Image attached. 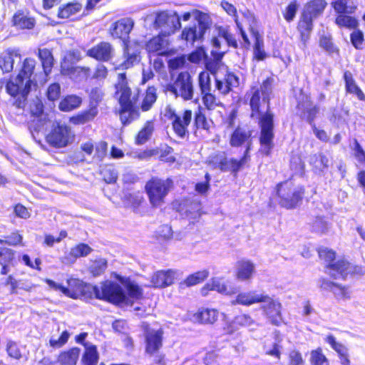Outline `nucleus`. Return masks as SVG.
Wrapping results in <instances>:
<instances>
[{"instance_id":"obj_1","label":"nucleus","mask_w":365,"mask_h":365,"mask_svg":"<svg viewBox=\"0 0 365 365\" xmlns=\"http://www.w3.org/2000/svg\"><path fill=\"white\" fill-rule=\"evenodd\" d=\"M273 83L274 78L267 76L259 86H252L247 93L250 117L257 120L259 128V151L264 156H269L274 147V115L271 110Z\"/></svg>"},{"instance_id":"obj_2","label":"nucleus","mask_w":365,"mask_h":365,"mask_svg":"<svg viewBox=\"0 0 365 365\" xmlns=\"http://www.w3.org/2000/svg\"><path fill=\"white\" fill-rule=\"evenodd\" d=\"M113 88V97L119 106L116 113L123 127L138 120L140 117V110H151L158 99L157 88L154 86H148L143 94L140 88L133 91L125 71L117 74Z\"/></svg>"},{"instance_id":"obj_3","label":"nucleus","mask_w":365,"mask_h":365,"mask_svg":"<svg viewBox=\"0 0 365 365\" xmlns=\"http://www.w3.org/2000/svg\"><path fill=\"white\" fill-rule=\"evenodd\" d=\"M252 130L245 125H238L234 128L230 134L229 144L232 148L245 147L242 156L239 159L235 158L228 159L224 157L217 161L218 155H215L212 157L210 163H217V167L221 171L230 172L236 176L250 160V152L252 145Z\"/></svg>"},{"instance_id":"obj_4","label":"nucleus","mask_w":365,"mask_h":365,"mask_svg":"<svg viewBox=\"0 0 365 365\" xmlns=\"http://www.w3.org/2000/svg\"><path fill=\"white\" fill-rule=\"evenodd\" d=\"M36 65L34 58H25L20 63L15 81L9 79L6 82V91L14 98L12 105L17 108L24 109L27 104L28 95L36 77Z\"/></svg>"},{"instance_id":"obj_5","label":"nucleus","mask_w":365,"mask_h":365,"mask_svg":"<svg viewBox=\"0 0 365 365\" xmlns=\"http://www.w3.org/2000/svg\"><path fill=\"white\" fill-rule=\"evenodd\" d=\"M318 257L324 264V268L329 270V274L333 279L340 277L345 280L350 276H362L365 274L364 267L359 264H353L345 257L336 259V252L324 246L316 249Z\"/></svg>"},{"instance_id":"obj_6","label":"nucleus","mask_w":365,"mask_h":365,"mask_svg":"<svg viewBox=\"0 0 365 365\" xmlns=\"http://www.w3.org/2000/svg\"><path fill=\"white\" fill-rule=\"evenodd\" d=\"M159 26H169L168 31H161L153 36L145 43V49L149 54L159 56H167L170 54L168 46L169 40L167 38L181 28V21L178 14L170 15L166 12H161L156 18Z\"/></svg>"},{"instance_id":"obj_7","label":"nucleus","mask_w":365,"mask_h":365,"mask_svg":"<svg viewBox=\"0 0 365 365\" xmlns=\"http://www.w3.org/2000/svg\"><path fill=\"white\" fill-rule=\"evenodd\" d=\"M141 328L145 355L152 358L150 365H167L166 355L160 351L164 341L163 329H153L148 322H143Z\"/></svg>"},{"instance_id":"obj_8","label":"nucleus","mask_w":365,"mask_h":365,"mask_svg":"<svg viewBox=\"0 0 365 365\" xmlns=\"http://www.w3.org/2000/svg\"><path fill=\"white\" fill-rule=\"evenodd\" d=\"M275 190L279 205L287 210L297 208L302 202L305 195L304 187L296 185L291 178L278 182Z\"/></svg>"},{"instance_id":"obj_9","label":"nucleus","mask_w":365,"mask_h":365,"mask_svg":"<svg viewBox=\"0 0 365 365\" xmlns=\"http://www.w3.org/2000/svg\"><path fill=\"white\" fill-rule=\"evenodd\" d=\"M174 187L172 178L165 179L152 176L145 185V191L152 207L157 208L165 202L169 192Z\"/></svg>"},{"instance_id":"obj_10","label":"nucleus","mask_w":365,"mask_h":365,"mask_svg":"<svg viewBox=\"0 0 365 365\" xmlns=\"http://www.w3.org/2000/svg\"><path fill=\"white\" fill-rule=\"evenodd\" d=\"M44 282L48 286L55 290L60 292L64 296L77 299L80 298L92 299V287L90 284L86 283L80 279L72 277L66 279V286L56 283L51 279H45Z\"/></svg>"},{"instance_id":"obj_11","label":"nucleus","mask_w":365,"mask_h":365,"mask_svg":"<svg viewBox=\"0 0 365 365\" xmlns=\"http://www.w3.org/2000/svg\"><path fill=\"white\" fill-rule=\"evenodd\" d=\"M93 298L103 300L115 306L128 304V297L123 287L111 280H104L100 287H92Z\"/></svg>"},{"instance_id":"obj_12","label":"nucleus","mask_w":365,"mask_h":365,"mask_svg":"<svg viewBox=\"0 0 365 365\" xmlns=\"http://www.w3.org/2000/svg\"><path fill=\"white\" fill-rule=\"evenodd\" d=\"M164 116L170 121L172 130L177 137L185 138L188 135V128L192 120V110L190 108H185L181 113H178L169 104L165 108Z\"/></svg>"},{"instance_id":"obj_13","label":"nucleus","mask_w":365,"mask_h":365,"mask_svg":"<svg viewBox=\"0 0 365 365\" xmlns=\"http://www.w3.org/2000/svg\"><path fill=\"white\" fill-rule=\"evenodd\" d=\"M196 20L197 26L192 25L185 26L180 35V39L186 43L193 46L196 41H202L206 31L210 28L209 16L201 11L196 10Z\"/></svg>"},{"instance_id":"obj_14","label":"nucleus","mask_w":365,"mask_h":365,"mask_svg":"<svg viewBox=\"0 0 365 365\" xmlns=\"http://www.w3.org/2000/svg\"><path fill=\"white\" fill-rule=\"evenodd\" d=\"M165 91H170L175 98L180 97L184 101L192 100L194 87L190 73L186 71L180 72L173 83L165 86Z\"/></svg>"},{"instance_id":"obj_15","label":"nucleus","mask_w":365,"mask_h":365,"mask_svg":"<svg viewBox=\"0 0 365 365\" xmlns=\"http://www.w3.org/2000/svg\"><path fill=\"white\" fill-rule=\"evenodd\" d=\"M294 98L300 118L306 120L310 125L313 124L319 113V107L314 103L311 94L300 88L299 95H294Z\"/></svg>"},{"instance_id":"obj_16","label":"nucleus","mask_w":365,"mask_h":365,"mask_svg":"<svg viewBox=\"0 0 365 365\" xmlns=\"http://www.w3.org/2000/svg\"><path fill=\"white\" fill-rule=\"evenodd\" d=\"M74 137L75 135L68 125L58 123L51 128L45 139L50 146L63 148L71 144Z\"/></svg>"},{"instance_id":"obj_17","label":"nucleus","mask_w":365,"mask_h":365,"mask_svg":"<svg viewBox=\"0 0 365 365\" xmlns=\"http://www.w3.org/2000/svg\"><path fill=\"white\" fill-rule=\"evenodd\" d=\"M134 26L133 21L128 17L114 21L109 27L108 34L113 39H120L123 44L130 43V33Z\"/></svg>"},{"instance_id":"obj_18","label":"nucleus","mask_w":365,"mask_h":365,"mask_svg":"<svg viewBox=\"0 0 365 365\" xmlns=\"http://www.w3.org/2000/svg\"><path fill=\"white\" fill-rule=\"evenodd\" d=\"M261 305L263 314L274 326L279 327L283 323L282 304L279 299L271 298L268 295L267 300Z\"/></svg>"},{"instance_id":"obj_19","label":"nucleus","mask_w":365,"mask_h":365,"mask_svg":"<svg viewBox=\"0 0 365 365\" xmlns=\"http://www.w3.org/2000/svg\"><path fill=\"white\" fill-rule=\"evenodd\" d=\"M86 54L98 62H108L114 56V48L110 42L102 41L88 49Z\"/></svg>"},{"instance_id":"obj_20","label":"nucleus","mask_w":365,"mask_h":365,"mask_svg":"<svg viewBox=\"0 0 365 365\" xmlns=\"http://www.w3.org/2000/svg\"><path fill=\"white\" fill-rule=\"evenodd\" d=\"M314 18L301 11L296 29L299 33V38L304 46H307L310 38L314 29Z\"/></svg>"},{"instance_id":"obj_21","label":"nucleus","mask_w":365,"mask_h":365,"mask_svg":"<svg viewBox=\"0 0 365 365\" xmlns=\"http://www.w3.org/2000/svg\"><path fill=\"white\" fill-rule=\"evenodd\" d=\"M17 263V252L11 247L0 245V274H8L11 267L16 266Z\"/></svg>"},{"instance_id":"obj_22","label":"nucleus","mask_w":365,"mask_h":365,"mask_svg":"<svg viewBox=\"0 0 365 365\" xmlns=\"http://www.w3.org/2000/svg\"><path fill=\"white\" fill-rule=\"evenodd\" d=\"M175 271L168 269L158 270L150 277L151 287L155 289H163L172 285L175 279Z\"/></svg>"},{"instance_id":"obj_23","label":"nucleus","mask_w":365,"mask_h":365,"mask_svg":"<svg viewBox=\"0 0 365 365\" xmlns=\"http://www.w3.org/2000/svg\"><path fill=\"white\" fill-rule=\"evenodd\" d=\"M239 85V77L232 71H226L222 78L215 79L216 90L222 96H226Z\"/></svg>"},{"instance_id":"obj_24","label":"nucleus","mask_w":365,"mask_h":365,"mask_svg":"<svg viewBox=\"0 0 365 365\" xmlns=\"http://www.w3.org/2000/svg\"><path fill=\"white\" fill-rule=\"evenodd\" d=\"M205 110L202 106H198L192 112V127L195 131L205 130L209 133L213 127L214 122L207 116Z\"/></svg>"},{"instance_id":"obj_25","label":"nucleus","mask_w":365,"mask_h":365,"mask_svg":"<svg viewBox=\"0 0 365 365\" xmlns=\"http://www.w3.org/2000/svg\"><path fill=\"white\" fill-rule=\"evenodd\" d=\"M268 295L257 294L256 291L240 292L234 300L231 302L232 305L240 304L249 307L254 304L262 303L267 300Z\"/></svg>"},{"instance_id":"obj_26","label":"nucleus","mask_w":365,"mask_h":365,"mask_svg":"<svg viewBox=\"0 0 365 365\" xmlns=\"http://www.w3.org/2000/svg\"><path fill=\"white\" fill-rule=\"evenodd\" d=\"M12 26L19 30H30L34 28L35 19L31 16L29 11L26 10L16 11L11 18Z\"/></svg>"},{"instance_id":"obj_27","label":"nucleus","mask_w":365,"mask_h":365,"mask_svg":"<svg viewBox=\"0 0 365 365\" xmlns=\"http://www.w3.org/2000/svg\"><path fill=\"white\" fill-rule=\"evenodd\" d=\"M14 57H21L19 48H8L0 53V69L4 73H11L13 71Z\"/></svg>"},{"instance_id":"obj_28","label":"nucleus","mask_w":365,"mask_h":365,"mask_svg":"<svg viewBox=\"0 0 365 365\" xmlns=\"http://www.w3.org/2000/svg\"><path fill=\"white\" fill-rule=\"evenodd\" d=\"M255 272V264L250 259H242L236 262L235 278L240 281H249Z\"/></svg>"},{"instance_id":"obj_29","label":"nucleus","mask_w":365,"mask_h":365,"mask_svg":"<svg viewBox=\"0 0 365 365\" xmlns=\"http://www.w3.org/2000/svg\"><path fill=\"white\" fill-rule=\"evenodd\" d=\"M81 349L74 346L59 352L56 362L59 365H77Z\"/></svg>"},{"instance_id":"obj_30","label":"nucleus","mask_w":365,"mask_h":365,"mask_svg":"<svg viewBox=\"0 0 365 365\" xmlns=\"http://www.w3.org/2000/svg\"><path fill=\"white\" fill-rule=\"evenodd\" d=\"M106 93L101 86L91 88L88 95V107L99 113V106L105 104Z\"/></svg>"},{"instance_id":"obj_31","label":"nucleus","mask_w":365,"mask_h":365,"mask_svg":"<svg viewBox=\"0 0 365 365\" xmlns=\"http://www.w3.org/2000/svg\"><path fill=\"white\" fill-rule=\"evenodd\" d=\"M250 33L254 39L252 58L257 61H264L267 57V54L264 48L263 38L259 32L254 28L250 29Z\"/></svg>"},{"instance_id":"obj_32","label":"nucleus","mask_w":365,"mask_h":365,"mask_svg":"<svg viewBox=\"0 0 365 365\" xmlns=\"http://www.w3.org/2000/svg\"><path fill=\"white\" fill-rule=\"evenodd\" d=\"M98 115L96 111L93 110L88 107L81 110L69 118V123L75 126L83 125L93 122Z\"/></svg>"},{"instance_id":"obj_33","label":"nucleus","mask_w":365,"mask_h":365,"mask_svg":"<svg viewBox=\"0 0 365 365\" xmlns=\"http://www.w3.org/2000/svg\"><path fill=\"white\" fill-rule=\"evenodd\" d=\"M130 43L123 44V55L124 61L115 69H128L132 68L140 61V51L138 50L130 51Z\"/></svg>"},{"instance_id":"obj_34","label":"nucleus","mask_w":365,"mask_h":365,"mask_svg":"<svg viewBox=\"0 0 365 365\" xmlns=\"http://www.w3.org/2000/svg\"><path fill=\"white\" fill-rule=\"evenodd\" d=\"M343 78L345 83L346 92L355 96L360 101H365V94L356 83L352 73L349 71L344 72Z\"/></svg>"},{"instance_id":"obj_35","label":"nucleus","mask_w":365,"mask_h":365,"mask_svg":"<svg viewBox=\"0 0 365 365\" xmlns=\"http://www.w3.org/2000/svg\"><path fill=\"white\" fill-rule=\"evenodd\" d=\"M327 5L326 0H309L304 4L302 11L317 19L323 15Z\"/></svg>"},{"instance_id":"obj_36","label":"nucleus","mask_w":365,"mask_h":365,"mask_svg":"<svg viewBox=\"0 0 365 365\" xmlns=\"http://www.w3.org/2000/svg\"><path fill=\"white\" fill-rule=\"evenodd\" d=\"M209 277L207 269H202L195 272L186 277L179 283V289H184L202 283Z\"/></svg>"},{"instance_id":"obj_37","label":"nucleus","mask_w":365,"mask_h":365,"mask_svg":"<svg viewBox=\"0 0 365 365\" xmlns=\"http://www.w3.org/2000/svg\"><path fill=\"white\" fill-rule=\"evenodd\" d=\"M115 278L125 285L128 293V297L135 300H140L143 298V290L140 286L135 282L130 281L128 278L121 277L118 274L115 275Z\"/></svg>"},{"instance_id":"obj_38","label":"nucleus","mask_w":365,"mask_h":365,"mask_svg":"<svg viewBox=\"0 0 365 365\" xmlns=\"http://www.w3.org/2000/svg\"><path fill=\"white\" fill-rule=\"evenodd\" d=\"M219 312L216 309L200 308L194 314V319L200 324H213L218 319Z\"/></svg>"},{"instance_id":"obj_39","label":"nucleus","mask_w":365,"mask_h":365,"mask_svg":"<svg viewBox=\"0 0 365 365\" xmlns=\"http://www.w3.org/2000/svg\"><path fill=\"white\" fill-rule=\"evenodd\" d=\"M82 10V5L78 1L68 2L58 7L57 16L61 19H72Z\"/></svg>"},{"instance_id":"obj_40","label":"nucleus","mask_w":365,"mask_h":365,"mask_svg":"<svg viewBox=\"0 0 365 365\" xmlns=\"http://www.w3.org/2000/svg\"><path fill=\"white\" fill-rule=\"evenodd\" d=\"M0 245L11 248L24 247L25 243L21 231L14 229L9 235L0 237Z\"/></svg>"},{"instance_id":"obj_41","label":"nucleus","mask_w":365,"mask_h":365,"mask_svg":"<svg viewBox=\"0 0 365 365\" xmlns=\"http://www.w3.org/2000/svg\"><path fill=\"white\" fill-rule=\"evenodd\" d=\"M7 277L4 282V285L5 287H9V293L11 294H16L18 293V289H22L25 292H31L33 288L35 287L34 284L31 283H22L21 285V280H18L14 274H6ZM27 281L25 280V282Z\"/></svg>"},{"instance_id":"obj_42","label":"nucleus","mask_w":365,"mask_h":365,"mask_svg":"<svg viewBox=\"0 0 365 365\" xmlns=\"http://www.w3.org/2000/svg\"><path fill=\"white\" fill-rule=\"evenodd\" d=\"M200 96L203 105L202 108L208 111H212L217 108H222L224 106L220 98L212 90L200 93Z\"/></svg>"},{"instance_id":"obj_43","label":"nucleus","mask_w":365,"mask_h":365,"mask_svg":"<svg viewBox=\"0 0 365 365\" xmlns=\"http://www.w3.org/2000/svg\"><path fill=\"white\" fill-rule=\"evenodd\" d=\"M82 101V98L77 95H66L59 102L58 109L63 112H71L79 108Z\"/></svg>"},{"instance_id":"obj_44","label":"nucleus","mask_w":365,"mask_h":365,"mask_svg":"<svg viewBox=\"0 0 365 365\" xmlns=\"http://www.w3.org/2000/svg\"><path fill=\"white\" fill-rule=\"evenodd\" d=\"M309 165L315 173H322L329 167V159L323 153L313 154L310 157Z\"/></svg>"},{"instance_id":"obj_45","label":"nucleus","mask_w":365,"mask_h":365,"mask_svg":"<svg viewBox=\"0 0 365 365\" xmlns=\"http://www.w3.org/2000/svg\"><path fill=\"white\" fill-rule=\"evenodd\" d=\"M38 57L41 61L45 74H49L54 63L52 51L47 48H39L38 51Z\"/></svg>"},{"instance_id":"obj_46","label":"nucleus","mask_w":365,"mask_h":365,"mask_svg":"<svg viewBox=\"0 0 365 365\" xmlns=\"http://www.w3.org/2000/svg\"><path fill=\"white\" fill-rule=\"evenodd\" d=\"M99 360V353L95 344L88 346L84 349L81 356L82 365H97Z\"/></svg>"},{"instance_id":"obj_47","label":"nucleus","mask_w":365,"mask_h":365,"mask_svg":"<svg viewBox=\"0 0 365 365\" xmlns=\"http://www.w3.org/2000/svg\"><path fill=\"white\" fill-rule=\"evenodd\" d=\"M153 130L154 127L153 121H146L142 128L136 134L135 137V143L136 145H143L150 138Z\"/></svg>"},{"instance_id":"obj_48","label":"nucleus","mask_w":365,"mask_h":365,"mask_svg":"<svg viewBox=\"0 0 365 365\" xmlns=\"http://www.w3.org/2000/svg\"><path fill=\"white\" fill-rule=\"evenodd\" d=\"M108 267L106 259L99 257L91 261L88 267V272L93 277H98L103 274Z\"/></svg>"},{"instance_id":"obj_49","label":"nucleus","mask_w":365,"mask_h":365,"mask_svg":"<svg viewBox=\"0 0 365 365\" xmlns=\"http://www.w3.org/2000/svg\"><path fill=\"white\" fill-rule=\"evenodd\" d=\"M309 362L311 365H329V361L323 353L322 347H317L310 351Z\"/></svg>"},{"instance_id":"obj_50","label":"nucleus","mask_w":365,"mask_h":365,"mask_svg":"<svg viewBox=\"0 0 365 365\" xmlns=\"http://www.w3.org/2000/svg\"><path fill=\"white\" fill-rule=\"evenodd\" d=\"M100 174L106 183H115L117 181L118 173L112 165H104L101 169Z\"/></svg>"},{"instance_id":"obj_51","label":"nucleus","mask_w":365,"mask_h":365,"mask_svg":"<svg viewBox=\"0 0 365 365\" xmlns=\"http://www.w3.org/2000/svg\"><path fill=\"white\" fill-rule=\"evenodd\" d=\"M335 298L337 300H347L351 298V289L349 285H343L336 282L334 288L332 291Z\"/></svg>"},{"instance_id":"obj_52","label":"nucleus","mask_w":365,"mask_h":365,"mask_svg":"<svg viewBox=\"0 0 365 365\" xmlns=\"http://www.w3.org/2000/svg\"><path fill=\"white\" fill-rule=\"evenodd\" d=\"M298 8L299 4L297 0H292L287 4L282 11L283 18L287 22L289 23L294 19Z\"/></svg>"},{"instance_id":"obj_53","label":"nucleus","mask_w":365,"mask_h":365,"mask_svg":"<svg viewBox=\"0 0 365 365\" xmlns=\"http://www.w3.org/2000/svg\"><path fill=\"white\" fill-rule=\"evenodd\" d=\"M198 86L200 93L212 90L211 78L209 72L203 71L199 73Z\"/></svg>"},{"instance_id":"obj_54","label":"nucleus","mask_w":365,"mask_h":365,"mask_svg":"<svg viewBox=\"0 0 365 365\" xmlns=\"http://www.w3.org/2000/svg\"><path fill=\"white\" fill-rule=\"evenodd\" d=\"M74 257L76 258L84 257L88 256L93 249L86 243L80 242L71 248Z\"/></svg>"},{"instance_id":"obj_55","label":"nucleus","mask_w":365,"mask_h":365,"mask_svg":"<svg viewBox=\"0 0 365 365\" xmlns=\"http://www.w3.org/2000/svg\"><path fill=\"white\" fill-rule=\"evenodd\" d=\"M289 168L296 173L302 172L304 170V163L299 153H294L290 156Z\"/></svg>"},{"instance_id":"obj_56","label":"nucleus","mask_w":365,"mask_h":365,"mask_svg":"<svg viewBox=\"0 0 365 365\" xmlns=\"http://www.w3.org/2000/svg\"><path fill=\"white\" fill-rule=\"evenodd\" d=\"M70 336L68 331L64 330L61 332L58 339L51 338L49 339V346L53 349H60L67 344Z\"/></svg>"},{"instance_id":"obj_57","label":"nucleus","mask_w":365,"mask_h":365,"mask_svg":"<svg viewBox=\"0 0 365 365\" xmlns=\"http://www.w3.org/2000/svg\"><path fill=\"white\" fill-rule=\"evenodd\" d=\"M319 46L323 49H324L327 52H328L330 54L332 53H337L339 54V48L334 46V43L332 42V40L330 37L322 36L319 38Z\"/></svg>"},{"instance_id":"obj_58","label":"nucleus","mask_w":365,"mask_h":365,"mask_svg":"<svg viewBox=\"0 0 365 365\" xmlns=\"http://www.w3.org/2000/svg\"><path fill=\"white\" fill-rule=\"evenodd\" d=\"M158 156L159 160L164 163H173L176 161V158L173 155V148L169 145H166L164 149H159Z\"/></svg>"},{"instance_id":"obj_59","label":"nucleus","mask_w":365,"mask_h":365,"mask_svg":"<svg viewBox=\"0 0 365 365\" xmlns=\"http://www.w3.org/2000/svg\"><path fill=\"white\" fill-rule=\"evenodd\" d=\"M46 96L47 99L51 102H55L60 98L61 86L58 83L50 84L47 88Z\"/></svg>"},{"instance_id":"obj_60","label":"nucleus","mask_w":365,"mask_h":365,"mask_svg":"<svg viewBox=\"0 0 365 365\" xmlns=\"http://www.w3.org/2000/svg\"><path fill=\"white\" fill-rule=\"evenodd\" d=\"M68 236V233L66 230H61L57 237H54L50 234L44 235L43 245L47 247H53L55 243H59L62 240L65 239Z\"/></svg>"},{"instance_id":"obj_61","label":"nucleus","mask_w":365,"mask_h":365,"mask_svg":"<svg viewBox=\"0 0 365 365\" xmlns=\"http://www.w3.org/2000/svg\"><path fill=\"white\" fill-rule=\"evenodd\" d=\"M94 149L95 153L93 158L98 161H102L107 155L108 143L104 140L99 141L96 143V146H94Z\"/></svg>"},{"instance_id":"obj_62","label":"nucleus","mask_w":365,"mask_h":365,"mask_svg":"<svg viewBox=\"0 0 365 365\" xmlns=\"http://www.w3.org/2000/svg\"><path fill=\"white\" fill-rule=\"evenodd\" d=\"M254 322V319L247 314H239L234 317V324L237 325L239 329L243 327L251 326Z\"/></svg>"},{"instance_id":"obj_63","label":"nucleus","mask_w":365,"mask_h":365,"mask_svg":"<svg viewBox=\"0 0 365 365\" xmlns=\"http://www.w3.org/2000/svg\"><path fill=\"white\" fill-rule=\"evenodd\" d=\"M6 350L11 358L19 360L22 357L21 351L15 341H8Z\"/></svg>"},{"instance_id":"obj_64","label":"nucleus","mask_w":365,"mask_h":365,"mask_svg":"<svg viewBox=\"0 0 365 365\" xmlns=\"http://www.w3.org/2000/svg\"><path fill=\"white\" fill-rule=\"evenodd\" d=\"M304 360L302 353L297 349L291 350L288 354V365H304Z\"/></svg>"}]
</instances>
